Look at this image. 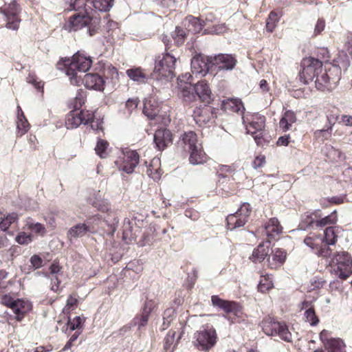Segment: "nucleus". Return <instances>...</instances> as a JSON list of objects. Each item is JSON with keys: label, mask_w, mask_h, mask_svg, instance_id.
<instances>
[{"label": "nucleus", "mask_w": 352, "mask_h": 352, "mask_svg": "<svg viewBox=\"0 0 352 352\" xmlns=\"http://www.w3.org/2000/svg\"><path fill=\"white\" fill-rule=\"evenodd\" d=\"M0 229L6 231L9 227L18 221V214L15 212L8 214L6 217H1Z\"/></svg>", "instance_id": "43"}, {"label": "nucleus", "mask_w": 352, "mask_h": 352, "mask_svg": "<svg viewBox=\"0 0 352 352\" xmlns=\"http://www.w3.org/2000/svg\"><path fill=\"white\" fill-rule=\"evenodd\" d=\"M32 308V306L30 302L18 298L16 300L14 307L12 310L16 314L15 319L21 322Z\"/></svg>", "instance_id": "26"}, {"label": "nucleus", "mask_w": 352, "mask_h": 352, "mask_svg": "<svg viewBox=\"0 0 352 352\" xmlns=\"http://www.w3.org/2000/svg\"><path fill=\"white\" fill-rule=\"evenodd\" d=\"M278 20V14L274 11H271L266 20V30L272 32L276 28Z\"/></svg>", "instance_id": "45"}, {"label": "nucleus", "mask_w": 352, "mask_h": 352, "mask_svg": "<svg viewBox=\"0 0 352 352\" xmlns=\"http://www.w3.org/2000/svg\"><path fill=\"white\" fill-rule=\"evenodd\" d=\"M87 91L80 89L78 90L75 98L69 104L70 108H73L75 110H79L85 104L87 101Z\"/></svg>", "instance_id": "36"}, {"label": "nucleus", "mask_w": 352, "mask_h": 352, "mask_svg": "<svg viewBox=\"0 0 352 352\" xmlns=\"http://www.w3.org/2000/svg\"><path fill=\"white\" fill-rule=\"evenodd\" d=\"M316 57H314L315 60L320 62L322 66L324 63H327L330 60V54L327 48L320 47L318 48L315 52Z\"/></svg>", "instance_id": "46"}, {"label": "nucleus", "mask_w": 352, "mask_h": 352, "mask_svg": "<svg viewBox=\"0 0 352 352\" xmlns=\"http://www.w3.org/2000/svg\"><path fill=\"white\" fill-rule=\"evenodd\" d=\"M89 123L91 124V129L98 132V131H102L103 132L104 128H103V121L101 119L97 118L95 119V116L89 122Z\"/></svg>", "instance_id": "59"}, {"label": "nucleus", "mask_w": 352, "mask_h": 352, "mask_svg": "<svg viewBox=\"0 0 352 352\" xmlns=\"http://www.w3.org/2000/svg\"><path fill=\"white\" fill-rule=\"evenodd\" d=\"M69 9L73 10L83 9L84 12H91L92 11L89 0H70Z\"/></svg>", "instance_id": "39"}, {"label": "nucleus", "mask_w": 352, "mask_h": 352, "mask_svg": "<svg viewBox=\"0 0 352 352\" xmlns=\"http://www.w3.org/2000/svg\"><path fill=\"white\" fill-rule=\"evenodd\" d=\"M297 121L296 114L292 110H286L279 121V127L283 132L292 129L293 124Z\"/></svg>", "instance_id": "29"}, {"label": "nucleus", "mask_w": 352, "mask_h": 352, "mask_svg": "<svg viewBox=\"0 0 352 352\" xmlns=\"http://www.w3.org/2000/svg\"><path fill=\"white\" fill-rule=\"evenodd\" d=\"M252 212V208L248 203H243L238 210L229 214L226 218L227 226L230 230L239 228L245 225Z\"/></svg>", "instance_id": "13"}, {"label": "nucleus", "mask_w": 352, "mask_h": 352, "mask_svg": "<svg viewBox=\"0 0 352 352\" xmlns=\"http://www.w3.org/2000/svg\"><path fill=\"white\" fill-rule=\"evenodd\" d=\"M260 274V280L257 286L259 292L265 293L274 287L272 277L270 274H263L262 272Z\"/></svg>", "instance_id": "32"}, {"label": "nucleus", "mask_w": 352, "mask_h": 352, "mask_svg": "<svg viewBox=\"0 0 352 352\" xmlns=\"http://www.w3.org/2000/svg\"><path fill=\"white\" fill-rule=\"evenodd\" d=\"M319 339L327 352H346V344L343 339L331 336V331L323 329Z\"/></svg>", "instance_id": "14"}, {"label": "nucleus", "mask_w": 352, "mask_h": 352, "mask_svg": "<svg viewBox=\"0 0 352 352\" xmlns=\"http://www.w3.org/2000/svg\"><path fill=\"white\" fill-rule=\"evenodd\" d=\"M320 219V210H316L311 212H307L302 216L300 226L303 229L309 227H317Z\"/></svg>", "instance_id": "30"}, {"label": "nucleus", "mask_w": 352, "mask_h": 352, "mask_svg": "<svg viewBox=\"0 0 352 352\" xmlns=\"http://www.w3.org/2000/svg\"><path fill=\"white\" fill-rule=\"evenodd\" d=\"M217 113L216 108L208 104H201L194 109L192 117L199 126H204L214 122Z\"/></svg>", "instance_id": "15"}, {"label": "nucleus", "mask_w": 352, "mask_h": 352, "mask_svg": "<svg viewBox=\"0 0 352 352\" xmlns=\"http://www.w3.org/2000/svg\"><path fill=\"white\" fill-rule=\"evenodd\" d=\"M78 110L70 111L65 118V126L68 129H73L78 127L80 124H87L94 117V113L83 109L80 112Z\"/></svg>", "instance_id": "16"}, {"label": "nucleus", "mask_w": 352, "mask_h": 352, "mask_svg": "<svg viewBox=\"0 0 352 352\" xmlns=\"http://www.w3.org/2000/svg\"><path fill=\"white\" fill-rule=\"evenodd\" d=\"M28 229L36 234H43L45 232L44 226L40 223H32L28 224Z\"/></svg>", "instance_id": "63"}, {"label": "nucleus", "mask_w": 352, "mask_h": 352, "mask_svg": "<svg viewBox=\"0 0 352 352\" xmlns=\"http://www.w3.org/2000/svg\"><path fill=\"white\" fill-rule=\"evenodd\" d=\"M27 82L32 84L37 90L43 92V82L34 75L30 74L27 77Z\"/></svg>", "instance_id": "51"}, {"label": "nucleus", "mask_w": 352, "mask_h": 352, "mask_svg": "<svg viewBox=\"0 0 352 352\" xmlns=\"http://www.w3.org/2000/svg\"><path fill=\"white\" fill-rule=\"evenodd\" d=\"M305 317L306 318V321L311 326H316L319 323V318L316 316L314 307H310L305 311Z\"/></svg>", "instance_id": "48"}, {"label": "nucleus", "mask_w": 352, "mask_h": 352, "mask_svg": "<svg viewBox=\"0 0 352 352\" xmlns=\"http://www.w3.org/2000/svg\"><path fill=\"white\" fill-rule=\"evenodd\" d=\"M143 113L150 119H153L157 115V110L153 108L150 102H146L144 104Z\"/></svg>", "instance_id": "54"}, {"label": "nucleus", "mask_w": 352, "mask_h": 352, "mask_svg": "<svg viewBox=\"0 0 352 352\" xmlns=\"http://www.w3.org/2000/svg\"><path fill=\"white\" fill-rule=\"evenodd\" d=\"M150 316L142 312L140 315H137L134 318L135 324L138 326V329L145 327L148 321Z\"/></svg>", "instance_id": "53"}, {"label": "nucleus", "mask_w": 352, "mask_h": 352, "mask_svg": "<svg viewBox=\"0 0 352 352\" xmlns=\"http://www.w3.org/2000/svg\"><path fill=\"white\" fill-rule=\"evenodd\" d=\"M186 36V30L179 26H177L175 31L171 34L176 47H179L184 43Z\"/></svg>", "instance_id": "40"}, {"label": "nucleus", "mask_w": 352, "mask_h": 352, "mask_svg": "<svg viewBox=\"0 0 352 352\" xmlns=\"http://www.w3.org/2000/svg\"><path fill=\"white\" fill-rule=\"evenodd\" d=\"M322 237L327 247L330 245L336 244L338 240V235L336 232L335 228L333 226L327 227L324 231Z\"/></svg>", "instance_id": "41"}, {"label": "nucleus", "mask_w": 352, "mask_h": 352, "mask_svg": "<svg viewBox=\"0 0 352 352\" xmlns=\"http://www.w3.org/2000/svg\"><path fill=\"white\" fill-rule=\"evenodd\" d=\"M175 314V310L172 308H168L166 309L163 314V326L164 329H166L172 320V317Z\"/></svg>", "instance_id": "57"}, {"label": "nucleus", "mask_w": 352, "mask_h": 352, "mask_svg": "<svg viewBox=\"0 0 352 352\" xmlns=\"http://www.w3.org/2000/svg\"><path fill=\"white\" fill-rule=\"evenodd\" d=\"M21 8L15 0L0 7V13L5 17L6 27L12 30H17L21 21L19 14Z\"/></svg>", "instance_id": "10"}, {"label": "nucleus", "mask_w": 352, "mask_h": 352, "mask_svg": "<svg viewBox=\"0 0 352 352\" xmlns=\"http://www.w3.org/2000/svg\"><path fill=\"white\" fill-rule=\"evenodd\" d=\"M236 62V58L231 54H220L213 57L214 67L219 70L232 69Z\"/></svg>", "instance_id": "23"}, {"label": "nucleus", "mask_w": 352, "mask_h": 352, "mask_svg": "<svg viewBox=\"0 0 352 352\" xmlns=\"http://www.w3.org/2000/svg\"><path fill=\"white\" fill-rule=\"evenodd\" d=\"M304 243L318 256L328 258L331 254V249L327 246L320 233L310 232L305 238Z\"/></svg>", "instance_id": "12"}, {"label": "nucleus", "mask_w": 352, "mask_h": 352, "mask_svg": "<svg viewBox=\"0 0 352 352\" xmlns=\"http://www.w3.org/2000/svg\"><path fill=\"white\" fill-rule=\"evenodd\" d=\"M338 221L337 211H333L330 214L324 217L322 211L320 210V219L318 224V228H323L325 226H333Z\"/></svg>", "instance_id": "34"}, {"label": "nucleus", "mask_w": 352, "mask_h": 352, "mask_svg": "<svg viewBox=\"0 0 352 352\" xmlns=\"http://www.w3.org/2000/svg\"><path fill=\"white\" fill-rule=\"evenodd\" d=\"M30 261L32 266L35 270L38 269L43 266V260L40 256L37 254H34L32 256Z\"/></svg>", "instance_id": "64"}, {"label": "nucleus", "mask_w": 352, "mask_h": 352, "mask_svg": "<svg viewBox=\"0 0 352 352\" xmlns=\"http://www.w3.org/2000/svg\"><path fill=\"white\" fill-rule=\"evenodd\" d=\"M331 129H322V130H317L314 132V138L317 140H320L321 141H324L328 140V138L331 135Z\"/></svg>", "instance_id": "61"}, {"label": "nucleus", "mask_w": 352, "mask_h": 352, "mask_svg": "<svg viewBox=\"0 0 352 352\" xmlns=\"http://www.w3.org/2000/svg\"><path fill=\"white\" fill-rule=\"evenodd\" d=\"M221 108L228 113H242L244 110L242 101L238 98H227L222 100Z\"/></svg>", "instance_id": "28"}, {"label": "nucleus", "mask_w": 352, "mask_h": 352, "mask_svg": "<svg viewBox=\"0 0 352 352\" xmlns=\"http://www.w3.org/2000/svg\"><path fill=\"white\" fill-rule=\"evenodd\" d=\"M302 70L300 72V78L305 83L313 81L314 78L322 72V66L320 62L315 60L314 57L304 58L301 61Z\"/></svg>", "instance_id": "9"}, {"label": "nucleus", "mask_w": 352, "mask_h": 352, "mask_svg": "<svg viewBox=\"0 0 352 352\" xmlns=\"http://www.w3.org/2000/svg\"><path fill=\"white\" fill-rule=\"evenodd\" d=\"M195 346L199 350L208 351L211 349L217 342L215 329L212 326H206L203 330L197 331L194 336Z\"/></svg>", "instance_id": "11"}, {"label": "nucleus", "mask_w": 352, "mask_h": 352, "mask_svg": "<svg viewBox=\"0 0 352 352\" xmlns=\"http://www.w3.org/2000/svg\"><path fill=\"white\" fill-rule=\"evenodd\" d=\"M173 140V135L166 128L158 129L154 133V143L158 151L166 149L169 145L172 144Z\"/></svg>", "instance_id": "20"}, {"label": "nucleus", "mask_w": 352, "mask_h": 352, "mask_svg": "<svg viewBox=\"0 0 352 352\" xmlns=\"http://www.w3.org/2000/svg\"><path fill=\"white\" fill-rule=\"evenodd\" d=\"M0 302L12 309L14 307L16 300H14L10 294H6L1 296Z\"/></svg>", "instance_id": "56"}, {"label": "nucleus", "mask_w": 352, "mask_h": 352, "mask_svg": "<svg viewBox=\"0 0 352 352\" xmlns=\"http://www.w3.org/2000/svg\"><path fill=\"white\" fill-rule=\"evenodd\" d=\"M248 124L246 130L248 133L254 134L255 133L264 131L265 126V117L258 113L253 114L250 118H247Z\"/></svg>", "instance_id": "24"}, {"label": "nucleus", "mask_w": 352, "mask_h": 352, "mask_svg": "<svg viewBox=\"0 0 352 352\" xmlns=\"http://www.w3.org/2000/svg\"><path fill=\"white\" fill-rule=\"evenodd\" d=\"M139 102L140 100L138 98H129L126 100L125 107L129 114H131L132 112L137 109Z\"/></svg>", "instance_id": "58"}, {"label": "nucleus", "mask_w": 352, "mask_h": 352, "mask_svg": "<svg viewBox=\"0 0 352 352\" xmlns=\"http://www.w3.org/2000/svg\"><path fill=\"white\" fill-rule=\"evenodd\" d=\"M196 96L203 102L209 104L212 100V91L208 84L205 80L199 81L195 86Z\"/></svg>", "instance_id": "27"}, {"label": "nucleus", "mask_w": 352, "mask_h": 352, "mask_svg": "<svg viewBox=\"0 0 352 352\" xmlns=\"http://www.w3.org/2000/svg\"><path fill=\"white\" fill-rule=\"evenodd\" d=\"M83 322L84 320L80 316H76L72 320L69 319L68 325L71 330H76L82 332L80 329L82 328Z\"/></svg>", "instance_id": "50"}, {"label": "nucleus", "mask_w": 352, "mask_h": 352, "mask_svg": "<svg viewBox=\"0 0 352 352\" xmlns=\"http://www.w3.org/2000/svg\"><path fill=\"white\" fill-rule=\"evenodd\" d=\"M126 73L130 79L138 82H144L146 79V75L141 67L129 69Z\"/></svg>", "instance_id": "38"}, {"label": "nucleus", "mask_w": 352, "mask_h": 352, "mask_svg": "<svg viewBox=\"0 0 352 352\" xmlns=\"http://www.w3.org/2000/svg\"><path fill=\"white\" fill-rule=\"evenodd\" d=\"M122 155V162L118 164V162H116L118 168L128 174L132 173L139 163V154L135 151H126Z\"/></svg>", "instance_id": "18"}, {"label": "nucleus", "mask_w": 352, "mask_h": 352, "mask_svg": "<svg viewBox=\"0 0 352 352\" xmlns=\"http://www.w3.org/2000/svg\"><path fill=\"white\" fill-rule=\"evenodd\" d=\"M92 63L91 57L78 52L71 58H60L56 64V68L65 72L72 85L80 86L82 78L78 75V72H86L91 68Z\"/></svg>", "instance_id": "1"}, {"label": "nucleus", "mask_w": 352, "mask_h": 352, "mask_svg": "<svg viewBox=\"0 0 352 352\" xmlns=\"http://www.w3.org/2000/svg\"><path fill=\"white\" fill-rule=\"evenodd\" d=\"M85 27L87 28L89 36L98 33L101 28V19L96 12H79L69 17L64 24V29L69 32H76Z\"/></svg>", "instance_id": "2"}, {"label": "nucleus", "mask_w": 352, "mask_h": 352, "mask_svg": "<svg viewBox=\"0 0 352 352\" xmlns=\"http://www.w3.org/2000/svg\"><path fill=\"white\" fill-rule=\"evenodd\" d=\"M182 96L184 101L190 103L197 100V96L190 90L184 89L182 91Z\"/></svg>", "instance_id": "62"}, {"label": "nucleus", "mask_w": 352, "mask_h": 352, "mask_svg": "<svg viewBox=\"0 0 352 352\" xmlns=\"http://www.w3.org/2000/svg\"><path fill=\"white\" fill-rule=\"evenodd\" d=\"M89 204L98 211L102 212H107L109 209V205L104 199H98L96 197L94 200L92 199H89Z\"/></svg>", "instance_id": "47"}, {"label": "nucleus", "mask_w": 352, "mask_h": 352, "mask_svg": "<svg viewBox=\"0 0 352 352\" xmlns=\"http://www.w3.org/2000/svg\"><path fill=\"white\" fill-rule=\"evenodd\" d=\"M184 23L188 31L193 34L199 32L202 28V24L199 19L193 16H188Z\"/></svg>", "instance_id": "35"}, {"label": "nucleus", "mask_w": 352, "mask_h": 352, "mask_svg": "<svg viewBox=\"0 0 352 352\" xmlns=\"http://www.w3.org/2000/svg\"><path fill=\"white\" fill-rule=\"evenodd\" d=\"M146 172L148 175L154 180L160 179L162 174L160 160L159 158H153L151 161Z\"/></svg>", "instance_id": "33"}, {"label": "nucleus", "mask_w": 352, "mask_h": 352, "mask_svg": "<svg viewBox=\"0 0 352 352\" xmlns=\"http://www.w3.org/2000/svg\"><path fill=\"white\" fill-rule=\"evenodd\" d=\"M176 332L173 330H169L164 338V349L165 351L169 350L175 342Z\"/></svg>", "instance_id": "52"}, {"label": "nucleus", "mask_w": 352, "mask_h": 352, "mask_svg": "<svg viewBox=\"0 0 352 352\" xmlns=\"http://www.w3.org/2000/svg\"><path fill=\"white\" fill-rule=\"evenodd\" d=\"M176 58L164 53L156 57L154 67V75L157 78L172 79L175 76Z\"/></svg>", "instance_id": "7"}, {"label": "nucleus", "mask_w": 352, "mask_h": 352, "mask_svg": "<svg viewBox=\"0 0 352 352\" xmlns=\"http://www.w3.org/2000/svg\"><path fill=\"white\" fill-rule=\"evenodd\" d=\"M211 302L214 307L225 312V317L231 323L241 322L246 318V315L243 313V307L238 302L224 300L217 295H214L211 297Z\"/></svg>", "instance_id": "5"}, {"label": "nucleus", "mask_w": 352, "mask_h": 352, "mask_svg": "<svg viewBox=\"0 0 352 352\" xmlns=\"http://www.w3.org/2000/svg\"><path fill=\"white\" fill-rule=\"evenodd\" d=\"M32 241V235L24 232H20L16 237V241L21 245H27Z\"/></svg>", "instance_id": "55"}, {"label": "nucleus", "mask_w": 352, "mask_h": 352, "mask_svg": "<svg viewBox=\"0 0 352 352\" xmlns=\"http://www.w3.org/2000/svg\"><path fill=\"white\" fill-rule=\"evenodd\" d=\"M177 147H181L185 152L190 154L189 162L192 164H200L207 161V155L203 146L198 141V137L192 131L182 133L177 143Z\"/></svg>", "instance_id": "3"}, {"label": "nucleus", "mask_w": 352, "mask_h": 352, "mask_svg": "<svg viewBox=\"0 0 352 352\" xmlns=\"http://www.w3.org/2000/svg\"><path fill=\"white\" fill-rule=\"evenodd\" d=\"M78 295L76 292H74L68 296L66 302L65 309L67 312L73 310L78 305Z\"/></svg>", "instance_id": "49"}, {"label": "nucleus", "mask_w": 352, "mask_h": 352, "mask_svg": "<svg viewBox=\"0 0 352 352\" xmlns=\"http://www.w3.org/2000/svg\"><path fill=\"white\" fill-rule=\"evenodd\" d=\"M232 171L233 170L230 166L222 165L219 167L217 173L219 178L225 179L228 177Z\"/></svg>", "instance_id": "60"}, {"label": "nucleus", "mask_w": 352, "mask_h": 352, "mask_svg": "<svg viewBox=\"0 0 352 352\" xmlns=\"http://www.w3.org/2000/svg\"><path fill=\"white\" fill-rule=\"evenodd\" d=\"M214 67L213 57L197 54L191 60V69L193 74L205 76Z\"/></svg>", "instance_id": "17"}, {"label": "nucleus", "mask_w": 352, "mask_h": 352, "mask_svg": "<svg viewBox=\"0 0 352 352\" xmlns=\"http://www.w3.org/2000/svg\"><path fill=\"white\" fill-rule=\"evenodd\" d=\"M265 234L267 236V243L272 241H277L283 233V227L278 219L276 217L270 218L264 225Z\"/></svg>", "instance_id": "19"}, {"label": "nucleus", "mask_w": 352, "mask_h": 352, "mask_svg": "<svg viewBox=\"0 0 352 352\" xmlns=\"http://www.w3.org/2000/svg\"><path fill=\"white\" fill-rule=\"evenodd\" d=\"M88 232H92L91 227L85 223H78L72 228L67 232V239L72 241L73 239L82 237Z\"/></svg>", "instance_id": "31"}, {"label": "nucleus", "mask_w": 352, "mask_h": 352, "mask_svg": "<svg viewBox=\"0 0 352 352\" xmlns=\"http://www.w3.org/2000/svg\"><path fill=\"white\" fill-rule=\"evenodd\" d=\"M287 253L282 248L272 250L270 256L267 258L268 267L272 270H278L285 263Z\"/></svg>", "instance_id": "22"}, {"label": "nucleus", "mask_w": 352, "mask_h": 352, "mask_svg": "<svg viewBox=\"0 0 352 352\" xmlns=\"http://www.w3.org/2000/svg\"><path fill=\"white\" fill-rule=\"evenodd\" d=\"M81 84L89 89L102 91L104 89L105 81L99 74L89 73L82 78Z\"/></svg>", "instance_id": "21"}, {"label": "nucleus", "mask_w": 352, "mask_h": 352, "mask_svg": "<svg viewBox=\"0 0 352 352\" xmlns=\"http://www.w3.org/2000/svg\"><path fill=\"white\" fill-rule=\"evenodd\" d=\"M331 274L341 280H346L352 274V257L347 252L334 254L331 260Z\"/></svg>", "instance_id": "6"}, {"label": "nucleus", "mask_w": 352, "mask_h": 352, "mask_svg": "<svg viewBox=\"0 0 352 352\" xmlns=\"http://www.w3.org/2000/svg\"><path fill=\"white\" fill-rule=\"evenodd\" d=\"M16 126L20 136L26 133L30 129V124L23 112H21V114L17 117Z\"/></svg>", "instance_id": "44"}, {"label": "nucleus", "mask_w": 352, "mask_h": 352, "mask_svg": "<svg viewBox=\"0 0 352 352\" xmlns=\"http://www.w3.org/2000/svg\"><path fill=\"white\" fill-rule=\"evenodd\" d=\"M114 0H89L92 11L94 10L100 12H107L113 6Z\"/></svg>", "instance_id": "37"}, {"label": "nucleus", "mask_w": 352, "mask_h": 352, "mask_svg": "<svg viewBox=\"0 0 352 352\" xmlns=\"http://www.w3.org/2000/svg\"><path fill=\"white\" fill-rule=\"evenodd\" d=\"M341 75L340 66L332 64L326 65L324 72L322 71L315 80L316 88L323 92L332 91L338 85Z\"/></svg>", "instance_id": "4"}, {"label": "nucleus", "mask_w": 352, "mask_h": 352, "mask_svg": "<svg viewBox=\"0 0 352 352\" xmlns=\"http://www.w3.org/2000/svg\"><path fill=\"white\" fill-rule=\"evenodd\" d=\"M270 250V243H267L266 241L259 243L249 256L250 261L254 263H262L269 255Z\"/></svg>", "instance_id": "25"}, {"label": "nucleus", "mask_w": 352, "mask_h": 352, "mask_svg": "<svg viewBox=\"0 0 352 352\" xmlns=\"http://www.w3.org/2000/svg\"><path fill=\"white\" fill-rule=\"evenodd\" d=\"M261 327L267 336H278L285 342H292V334L285 322L276 321L274 318L267 316L262 320Z\"/></svg>", "instance_id": "8"}, {"label": "nucleus", "mask_w": 352, "mask_h": 352, "mask_svg": "<svg viewBox=\"0 0 352 352\" xmlns=\"http://www.w3.org/2000/svg\"><path fill=\"white\" fill-rule=\"evenodd\" d=\"M109 146V143L107 140L99 138L95 147L96 153L100 158H106L108 156L107 150Z\"/></svg>", "instance_id": "42"}]
</instances>
